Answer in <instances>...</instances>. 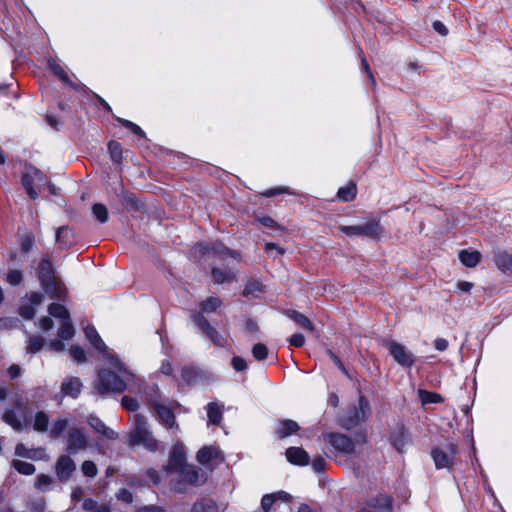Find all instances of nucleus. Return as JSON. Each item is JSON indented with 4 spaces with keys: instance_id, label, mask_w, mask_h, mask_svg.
<instances>
[{
    "instance_id": "47",
    "label": "nucleus",
    "mask_w": 512,
    "mask_h": 512,
    "mask_svg": "<svg viewBox=\"0 0 512 512\" xmlns=\"http://www.w3.org/2000/svg\"><path fill=\"white\" fill-rule=\"evenodd\" d=\"M83 509L86 512H110V509L106 505H98L97 502H95L92 499H86L83 503Z\"/></svg>"
},
{
    "instance_id": "17",
    "label": "nucleus",
    "mask_w": 512,
    "mask_h": 512,
    "mask_svg": "<svg viewBox=\"0 0 512 512\" xmlns=\"http://www.w3.org/2000/svg\"><path fill=\"white\" fill-rule=\"evenodd\" d=\"M82 386V382L78 377H69L62 382L61 393L63 396L76 398L80 394Z\"/></svg>"
},
{
    "instance_id": "43",
    "label": "nucleus",
    "mask_w": 512,
    "mask_h": 512,
    "mask_svg": "<svg viewBox=\"0 0 512 512\" xmlns=\"http://www.w3.org/2000/svg\"><path fill=\"white\" fill-rule=\"evenodd\" d=\"M116 120H117V122L122 124L125 128L129 129L136 136H138L140 138H146L145 132L139 125L135 124L134 122H132L130 120L120 118V117H116Z\"/></svg>"
},
{
    "instance_id": "60",
    "label": "nucleus",
    "mask_w": 512,
    "mask_h": 512,
    "mask_svg": "<svg viewBox=\"0 0 512 512\" xmlns=\"http://www.w3.org/2000/svg\"><path fill=\"white\" fill-rule=\"evenodd\" d=\"M145 475L154 485H158L161 481L159 472L154 468H148L145 472Z\"/></svg>"
},
{
    "instance_id": "51",
    "label": "nucleus",
    "mask_w": 512,
    "mask_h": 512,
    "mask_svg": "<svg viewBox=\"0 0 512 512\" xmlns=\"http://www.w3.org/2000/svg\"><path fill=\"white\" fill-rule=\"evenodd\" d=\"M255 221L269 229H275V230L282 229V227L272 217L267 216V215L258 216V217H256Z\"/></svg>"
},
{
    "instance_id": "57",
    "label": "nucleus",
    "mask_w": 512,
    "mask_h": 512,
    "mask_svg": "<svg viewBox=\"0 0 512 512\" xmlns=\"http://www.w3.org/2000/svg\"><path fill=\"white\" fill-rule=\"evenodd\" d=\"M52 483V478L46 474H40L37 476L35 481V487L37 489H44Z\"/></svg>"
},
{
    "instance_id": "1",
    "label": "nucleus",
    "mask_w": 512,
    "mask_h": 512,
    "mask_svg": "<svg viewBox=\"0 0 512 512\" xmlns=\"http://www.w3.org/2000/svg\"><path fill=\"white\" fill-rule=\"evenodd\" d=\"M132 421V428L127 434L128 446H143L147 451L152 453L164 451L163 445L151 431L148 418L145 415L136 413L133 415Z\"/></svg>"
},
{
    "instance_id": "42",
    "label": "nucleus",
    "mask_w": 512,
    "mask_h": 512,
    "mask_svg": "<svg viewBox=\"0 0 512 512\" xmlns=\"http://www.w3.org/2000/svg\"><path fill=\"white\" fill-rule=\"evenodd\" d=\"M220 305V298L212 296L201 302V311L209 314L215 312Z\"/></svg>"
},
{
    "instance_id": "56",
    "label": "nucleus",
    "mask_w": 512,
    "mask_h": 512,
    "mask_svg": "<svg viewBox=\"0 0 512 512\" xmlns=\"http://www.w3.org/2000/svg\"><path fill=\"white\" fill-rule=\"evenodd\" d=\"M252 353L257 360H263L268 355V349L264 344L258 343L253 346Z\"/></svg>"
},
{
    "instance_id": "49",
    "label": "nucleus",
    "mask_w": 512,
    "mask_h": 512,
    "mask_svg": "<svg viewBox=\"0 0 512 512\" xmlns=\"http://www.w3.org/2000/svg\"><path fill=\"white\" fill-rule=\"evenodd\" d=\"M43 346V338L40 336L30 337L27 344V352L28 353H37L41 350Z\"/></svg>"
},
{
    "instance_id": "14",
    "label": "nucleus",
    "mask_w": 512,
    "mask_h": 512,
    "mask_svg": "<svg viewBox=\"0 0 512 512\" xmlns=\"http://www.w3.org/2000/svg\"><path fill=\"white\" fill-rule=\"evenodd\" d=\"M199 247L201 248V252L203 254L210 251V249L208 247H206L202 244H199ZM211 252L216 258H218L220 260L225 259L226 256H230L231 258L235 259L237 262H239L241 260V254L238 251L231 250L221 243L213 244V246L211 247Z\"/></svg>"
},
{
    "instance_id": "36",
    "label": "nucleus",
    "mask_w": 512,
    "mask_h": 512,
    "mask_svg": "<svg viewBox=\"0 0 512 512\" xmlns=\"http://www.w3.org/2000/svg\"><path fill=\"white\" fill-rule=\"evenodd\" d=\"M191 512H219V510L213 500L202 499L193 504Z\"/></svg>"
},
{
    "instance_id": "26",
    "label": "nucleus",
    "mask_w": 512,
    "mask_h": 512,
    "mask_svg": "<svg viewBox=\"0 0 512 512\" xmlns=\"http://www.w3.org/2000/svg\"><path fill=\"white\" fill-rule=\"evenodd\" d=\"M299 429L300 427L295 421L286 419L279 422L276 434L282 439L296 433Z\"/></svg>"
},
{
    "instance_id": "7",
    "label": "nucleus",
    "mask_w": 512,
    "mask_h": 512,
    "mask_svg": "<svg viewBox=\"0 0 512 512\" xmlns=\"http://www.w3.org/2000/svg\"><path fill=\"white\" fill-rule=\"evenodd\" d=\"M188 463L186 462V453L182 443H175L168 455L167 464L163 466V471L172 474L186 467Z\"/></svg>"
},
{
    "instance_id": "15",
    "label": "nucleus",
    "mask_w": 512,
    "mask_h": 512,
    "mask_svg": "<svg viewBox=\"0 0 512 512\" xmlns=\"http://www.w3.org/2000/svg\"><path fill=\"white\" fill-rule=\"evenodd\" d=\"M390 352L395 361L402 366L410 367L414 363L413 355L398 343L391 342Z\"/></svg>"
},
{
    "instance_id": "23",
    "label": "nucleus",
    "mask_w": 512,
    "mask_h": 512,
    "mask_svg": "<svg viewBox=\"0 0 512 512\" xmlns=\"http://www.w3.org/2000/svg\"><path fill=\"white\" fill-rule=\"evenodd\" d=\"M265 289L266 286L261 282L256 279H250L245 285L243 296L252 299L260 298V296L265 292Z\"/></svg>"
},
{
    "instance_id": "64",
    "label": "nucleus",
    "mask_w": 512,
    "mask_h": 512,
    "mask_svg": "<svg viewBox=\"0 0 512 512\" xmlns=\"http://www.w3.org/2000/svg\"><path fill=\"white\" fill-rule=\"evenodd\" d=\"M432 26L433 29L441 36H446L448 34V28L441 21H434Z\"/></svg>"
},
{
    "instance_id": "16",
    "label": "nucleus",
    "mask_w": 512,
    "mask_h": 512,
    "mask_svg": "<svg viewBox=\"0 0 512 512\" xmlns=\"http://www.w3.org/2000/svg\"><path fill=\"white\" fill-rule=\"evenodd\" d=\"M211 275L214 283L224 284L233 282L236 279V271L233 268H219L213 267Z\"/></svg>"
},
{
    "instance_id": "38",
    "label": "nucleus",
    "mask_w": 512,
    "mask_h": 512,
    "mask_svg": "<svg viewBox=\"0 0 512 512\" xmlns=\"http://www.w3.org/2000/svg\"><path fill=\"white\" fill-rule=\"evenodd\" d=\"M108 151L110 159L115 164H120L123 160L122 145L114 140L108 142Z\"/></svg>"
},
{
    "instance_id": "63",
    "label": "nucleus",
    "mask_w": 512,
    "mask_h": 512,
    "mask_svg": "<svg viewBox=\"0 0 512 512\" xmlns=\"http://www.w3.org/2000/svg\"><path fill=\"white\" fill-rule=\"evenodd\" d=\"M325 460L322 457H316L312 461V467L316 472H322L325 469Z\"/></svg>"
},
{
    "instance_id": "9",
    "label": "nucleus",
    "mask_w": 512,
    "mask_h": 512,
    "mask_svg": "<svg viewBox=\"0 0 512 512\" xmlns=\"http://www.w3.org/2000/svg\"><path fill=\"white\" fill-rule=\"evenodd\" d=\"M53 274L52 263L47 259H43L39 264V279L41 284L46 291H53L59 296L61 289Z\"/></svg>"
},
{
    "instance_id": "54",
    "label": "nucleus",
    "mask_w": 512,
    "mask_h": 512,
    "mask_svg": "<svg viewBox=\"0 0 512 512\" xmlns=\"http://www.w3.org/2000/svg\"><path fill=\"white\" fill-rule=\"evenodd\" d=\"M35 244V238L32 233H26L21 238V250L29 252Z\"/></svg>"
},
{
    "instance_id": "59",
    "label": "nucleus",
    "mask_w": 512,
    "mask_h": 512,
    "mask_svg": "<svg viewBox=\"0 0 512 512\" xmlns=\"http://www.w3.org/2000/svg\"><path fill=\"white\" fill-rule=\"evenodd\" d=\"M118 500L123 501L125 503H131L133 501V495L130 491L125 488H122L116 494Z\"/></svg>"
},
{
    "instance_id": "18",
    "label": "nucleus",
    "mask_w": 512,
    "mask_h": 512,
    "mask_svg": "<svg viewBox=\"0 0 512 512\" xmlns=\"http://www.w3.org/2000/svg\"><path fill=\"white\" fill-rule=\"evenodd\" d=\"M367 507L380 512H392V499L387 495L379 494L367 501Z\"/></svg>"
},
{
    "instance_id": "40",
    "label": "nucleus",
    "mask_w": 512,
    "mask_h": 512,
    "mask_svg": "<svg viewBox=\"0 0 512 512\" xmlns=\"http://www.w3.org/2000/svg\"><path fill=\"white\" fill-rule=\"evenodd\" d=\"M12 467L22 475H33L36 471L35 466L32 463L14 459L11 462Z\"/></svg>"
},
{
    "instance_id": "20",
    "label": "nucleus",
    "mask_w": 512,
    "mask_h": 512,
    "mask_svg": "<svg viewBox=\"0 0 512 512\" xmlns=\"http://www.w3.org/2000/svg\"><path fill=\"white\" fill-rule=\"evenodd\" d=\"M88 424L94 429L96 433H99L107 439L114 440L117 438V433L111 428L107 427L99 418L90 415L87 418Z\"/></svg>"
},
{
    "instance_id": "33",
    "label": "nucleus",
    "mask_w": 512,
    "mask_h": 512,
    "mask_svg": "<svg viewBox=\"0 0 512 512\" xmlns=\"http://www.w3.org/2000/svg\"><path fill=\"white\" fill-rule=\"evenodd\" d=\"M199 328L218 346L225 344V339L214 329L209 322H199Z\"/></svg>"
},
{
    "instance_id": "37",
    "label": "nucleus",
    "mask_w": 512,
    "mask_h": 512,
    "mask_svg": "<svg viewBox=\"0 0 512 512\" xmlns=\"http://www.w3.org/2000/svg\"><path fill=\"white\" fill-rule=\"evenodd\" d=\"M49 416L44 411H38L34 416L33 428L35 431L44 433L48 431Z\"/></svg>"
},
{
    "instance_id": "55",
    "label": "nucleus",
    "mask_w": 512,
    "mask_h": 512,
    "mask_svg": "<svg viewBox=\"0 0 512 512\" xmlns=\"http://www.w3.org/2000/svg\"><path fill=\"white\" fill-rule=\"evenodd\" d=\"M121 404L126 410L130 412H135L139 408L138 401L135 398L129 396H123L121 399Z\"/></svg>"
},
{
    "instance_id": "39",
    "label": "nucleus",
    "mask_w": 512,
    "mask_h": 512,
    "mask_svg": "<svg viewBox=\"0 0 512 512\" xmlns=\"http://www.w3.org/2000/svg\"><path fill=\"white\" fill-rule=\"evenodd\" d=\"M68 419L66 418H57L53 421L51 429L49 431V435L53 439L59 438L63 431L68 427Z\"/></svg>"
},
{
    "instance_id": "11",
    "label": "nucleus",
    "mask_w": 512,
    "mask_h": 512,
    "mask_svg": "<svg viewBox=\"0 0 512 512\" xmlns=\"http://www.w3.org/2000/svg\"><path fill=\"white\" fill-rule=\"evenodd\" d=\"M76 470L73 459L66 454L60 455L55 462V473L60 482H67L71 479Z\"/></svg>"
},
{
    "instance_id": "6",
    "label": "nucleus",
    "mask_w": 512,
    "mask_h": 512,
    "mask_svg": "<svg viewBox=\"0 0 512 512\" xmlns=\"http://www.w3.org/2000/svg\"><path fill=\"white\" fill-rule=\"evenodd\" d=\"M370 415V406L368 400L364 396H360L358 405L341 420L343 428L349 430L357 426L360 422L365 421Z\"/></svg>"
},
{
    "instance_id": "5",
    "label": "nucleus",
    "mask_w": 512,
    "mask_h": 512,
    "mask_svg": "<svg viewBox=\"0 0 512 512\" xmlns=\"http://www.w3.org/2000/svg\"><path fill=\"white\" fill-rule=\"evenodd\" d=\"M340 231L348 237L368 236L376 239L382 233L379 221L371 220L359 225L340 226Z\"/></svg>"
},
{
    "instance_id": "2",
    "label": "nucleus",
    "mask_w": 512,
    "mask_h": 512,
    "mask_svg": "<svg viewBox=\"0 0 512 512\" xmlns=\"http://www.w3.org/2000/svg\"><path fill=\"white\" fill-rule=\"evenodd\" d=\"M124 373L127 374L125 379L109 369L100 370L94 385L96 393L99 395H105L107 393L123 392L126 389V382L133 377V375L126 371H124Z\"/></svg>"
},
{
    "instance_id": "4",
    "label": "nucleus",
    "mask_w": 512,
    "mask_h": 512,
    "mask_svg": "<svg viewBox=\"0 0 512 512\" xmlns=\"http://www.w3.org/2000/svg\"><path fill=\"white\" fill-rule=\"evenodd\" d=\"M21 183L31 199H37L41 187L47 183V178L41 170L35 166H26L22 173Z\"/></svg>"
},
{
    "instance_id": "34",
    "label": "nucleus",
    "mask_w": 512,
    "mask_h": 512,
    "mask_svg": "<svg viewBox=\"0 0 512 512\" xmlns=\"http://www.w3.org/2000/svg\"><path fill=\"white\" fill-rule=\"evenodd\" d=\"M50 317L57 320H70L68 309L60 303H52L48 307Z\"/></svg>"
},
{
    "instance_id": "32",
    "label": "nucleus",
    "mask_w": 512,
    "mask_h": 512,
    "mask_svg": "<svg viewBox=\"0 0 512 512\" xmlns=\"http://www.w3.org/2000/svg\"><path fill=\"white\" fill-rule=\"evenodd\" d=\"M208 422L213 425H219L222 420V406L216 402H211L207 406Z\"/></svg>"
},
{
    "instance_id": "10",
    "label": "nucleus",
    "mask_w": 512,
    "mask_h": 512,
    "mask_svg": "<svg viewBox=\"0 0 512 512\" xmlns=\"http://www.w3.org/2000/svg\"><path fill=\"white\" fill-rule=\"evenodd\" d=\"M152 413L155 415L158 422L166 429H178L179 426L176 422V417L173 410L160 404L156 401L151 403Z\"/></svg>"
},
{
    "instance_id": "58",
    "label": "nucleus",
    "mask_w": 512,
    "mask_h": 512,
    "mask_svg": "<svg viewBox=\"0 0 512 512\" xmlns=\"http://www.w3.org/2000/svg\"><path fill=\"white\" fill-rule=\"evenodd\" d=\"M275 500H276V495H272V494L265 495L262 498L261 507L264 510V512H269V510L272 507Z\"/></svg>"
},
{
    "instance_id": "50",
    "label": "nucleus",
    "mask_w": 512,
    "mask_h": 512,
    "mask_svg": "<svg viewBox=\"0 0 512 512\" xmlns=\"http://www.w3.org/2000/svg\"><path fill=\"white\" fill-rule=\"evenodd\" d=\"M280 194H290L294 195L295 193L291 192L289 187L287 186H278L274 188L267 189L261 193L262 196L270 198Z\"/></svg>"
},
{
    "instance_id": "3",
    "label": "nucleus",
    "mask_w": 512,
    "mask_h": 512,
    "mask_svg": "<svg viewBox=\"0 0 512 512\" xmlns=\"http://www.w3.org/2000/svg\"><path fill=\"white\" fill-rule=\"evenodd\" d=\"M175 474L176 477L171 480L170 484L172 489L178 493L186 492L188 487H197L206 480L204 472L190 464Z\"/></svg>"
},
{
    "instance_id": "41",
    "label": "nucleus",
    "mask_w": 512,
    "mask_h": 512,
    "mask_svg": "<svg viewBox=\"0 0 512 512\" xmlns=\"http://www.w3.org/2000/svg\"><path fill=\"white\" fill-rule=\"evenodd\" d=\"M418 396L422 402L423 405L429 404V403H440L442 402L443 398L440 394L429 392L423 389L418 390Z\"/></svg>"
},
{
    "instance_id": "62",
    "label": "nucleus",
    "mask_w": 512,
    "mask_h": 512,
    "mask_svg": "<svg viewBox=\"0 0 512 512\" xmlns=\"http://www.w3.org/2000/svg\"><path fill=\"white\" fill-rule=\"evenodd\" d=\"M304 342H305L304 336L300 333H296V334L292 335L289 339V343L295 347L303 346Z\"/></svg>"
},
{
    "instance_id": "52",
    "label": "nucleus",
    "mask_w": 512,
    "mask_h": 512,
    "mask_svg": "<svg viewBox=\"0 0 512 512\" xmlns=\"http://www.w3.org/2000/svg\"><path fill=\"white\" fill-rule=\"evenodd\" d=\"M6 281L12 286H18L23 281V273L20 270H10L6 274Z\"/></svg>"
},
{
    "instance_id": "53",
    "label": "nucleus",
    "mask_w": 512,
    "mask_h": 512,
    "mask_svg": "<svg viewBox=\"0 0 512 512\" xmlns=\"http://www.w3.org/2000/svg\"><path fill=\"white\" fill-rule=\"evenodd\" d=\"M81 470L85 476L90 478H94L98 473L95 463L90 460H86L82 463Z\"/></svg>"
},
{
    "instance_id": "45",
    "label": "nucleus",
    "mask_w": 512,
    "mask_h": 512,
    "mask_svg": "<svg viewBox=\"0 0 512 512\" xmlns=\"http://www.w3.org/2000/svg\"><path fill=\"white\" fill-rule=\"evenodd\" d=\"M2 419L16 431H21L23 428L22 422L17 418L16 414L12 410L6 411L3 414Z\"/></svg>"
},
{
    "instance_id": "29",
    "label": "nucleus",
    "mask_w": 512,
    "mask_h": 512,
    "mask_svg": "<svg viewBox=\"0 0 512 512\" xmlns=\"http://www.w3.org/2000/svg\"><path fill=\"white\" fill-rule=\"evenodd\" d=\"M495 264L497 268L502 271L504 274L510 275L512 274V256L505 253L500 252L495 256Z\"/></svg>"
},
{
    "instance_id": "31",
    "label": "nucleus",
    "mask_w": 512,
    "mask_h": 512,
    "mask_svg": "<svg viewBox=\"0 0 512 512\" xmlns=\"http://www.w3.org/2000/svg\"><path fill=\"white\" fill-rule=\"evenodd\" d=\"M432 457L437 468H447L450 467L452 464L451 455L442 449H434L432 451Z\"/></svg>"
},
{
    "instance_id": "28",
    "label": "nucleus",
    "mask_w": 512,
    "mask_h": 512,
    "mask_svg": "<svg viewBox=\"0 0 512 512\" xmlns=\"http://www.w3.org/2000/svg\"><path fill=\"white\" fill-rule=\"evenodd\" d=\"M357 185L355 182L350 181L347 185L340 187L337 192V197L343 202H351L356 198Z\"/></svg>"
},
{
    "instance_id": "19",
    "label": "nucleus",
    "mask_w": 512,
    "mask_h": 512,
    "mask_svg": "<svg viewBox=\"0 0 512 512\" xmlns=\"http://www.w3.org/2000/svg\"><path fill=\"white\" fill-rule=\"evenodd\" d=\"M409 442V435L407 429L399 425L391 434V443L399 452H403L405 446Z\"/></svg>"
},
{
    "instance_id": "24",
    "label": "nucleus",
    "mask_w": 512,
    "mask_h": 512,
    "mask_svg": "<svg viewBox=\"0 0 512 512\" xmlns=\"http://www.w3.org/2000/svg\"><path fill=\"white\" fill-rule=\"evenodd\" d=\"M220 457V451L213 446H205L197 453V461L203 465L209 464Z\"/></svg>"
},
{
    "instance_id": "13",
    "label": "nucleus",
    "mask_w": 512,
    "mask_h": 512,
    "mask_svg": "<svg viewBox=\"0 0 512 512\" xmlns=\"http://www.w3.org/2000/svg\"><path fill=\"white\" fill-rule=\"evenodd\" d=\"M88 447V440L84 432L76 427L71 428L67 435L66 450L69 453L76 454Z\"/></svg>"
},
{
    "instance_id": "27",
    "label": "nucleus",
    "mask_w": 512,
    "mask_h": 512,
    "mask_svg": "<svg viewBox=\"0 0 512 512\" xmlns=\"http://www.w3.org/2000/svg\"><path fill=\"white\" fill-rule=\"evenodd\" d=\"M84 331H85V335H86L87 339L89 340V342L93 345V347L95 349H97L100 352L106 351L107 347H106L105 343L102 341L98 332L95 330V328L92 325L88 324L85 327Z\"/></svg>"
},
{
    "instance_id": "46",
    "label": "nucleus",
    "mask_w": 512,
    "mask_h": 512,
    "mask_svg": "<svg viewBox=\"0 0 512 512\" xmlns=\"http://www.w3.org/2000/svg\"><path fill=\"white\" fill-rule=\"evenodd\" d=\"M75 334V329L70 322H62L58 328V337L61 340H70Z\"/></svg>"
},
{
    "instance_id": "25",
    "label": "nucleus",
    "mask_w": 512,
    "mask_h": 512,
    "mask_svg": "<svg viewBox=\"0 0 512 512\" xmlns=\"http://www.w3.org/2000/svg\"><path fill=\"white\" fill-rule=\"evenodd\" d=\"M49 69L63 82L69 84L76 89L75 85L69 79L67 72L64 70L58 59L49 58L47 61Z\"/></svg>"
},
{
    "instance_id": "22",
    "label": "nucleus",
    "mask_w": 512,
    "mask_h": 512,
    "mask_svg": "<svg viewBox=\"0 0 512 512\" xmlns=\"http://www.w3.org/2000/svg\"><path fill=\"white\" fill-rule=\"evenodd\" d=\"M288 461L296 465H307L309 463L308 453L299 447H290L286 450Z\"/></svg>"
},
{
    "instance_id": "48",
    "label": "nucleus",
    "mask_w": 512,
    "mask_h": 512,
    "mask_svg": "<svg viewBox=\"0 0 512 512\" xmlns=\"http://www.w3.org/2000/svg\"><path fill=\"white\" fill-rule=\"evenodd\" d=\"M69 353L74 361L77 363H85L87 361L85 351L78 345H73L69 349Z\"/></svg>"
},
{
    "instance_id": "30",
    "label": "nucleus",
    "mask_w": 512,
    "mask_h": 512,
    "mask_svg": "<svg viewBox=\"0 0 512 512\" xmlns=\"http://www.w3.org/2000/svg\"><path fill=\"white\" fill-rule=\"evenodd\" d=\"M480 259L481 255L477 251L461 250L459 252V260L466 267H475L480 262Z\"/></svg>"
},
{
    "instance_id": "61",
    "label": "nucleus",
    "mask_w": 512,
    "mask_h": 512,
    "mask_svg": "<svg viewBox=\"0 0 512 512\" xmlns=\"http://www.w3.org/2000/svg\"><path fill=\"white\" fill-rule=\"evenodd\" d=\"M232 366L236 371H243L246 369L247 364L243 358L236 356L232 359Z\"/></svg>"
},
{
    "instance_id": "8",
    "label": "nucleus",
    "mask_w": 512,
    "mask_h": 512,
    "mask_svg": "<svg viewBox=\"0 0 512 512\" xmlns=\"http://www.w3.org/2000/svg\"><path fill=\"white\" fill-rule=\"evenodd\" d=\"M43 300V294L40 292H31L21 298L19 303V314L25 320H33L36 309Z\"/></svg>"
},
{
    "instance_id": "44",
    "label": "nucleus",
    "mask_w": 512,
    "mask_h": 512,
    "mask_svg": "<svg viewBox=\"0 0 512 512\" xmlns=\"http://www.w3.org/2000/svg\"><path fill=\"white\" fill-rule=\"evenodd\" d=\"M92 213L101 224H104L108 221L109 214L105 205L101 203L93 204Z\"/></svg>"
},
{
    "instance_id": "35",
    "label": "nucleus",
    "mask_w": 512,
    "mask_h": 512,
    "mask_svg": "<svg viewBox=\"0 0 512 512\" xmlns=\"http://www.w3.org/2000/svg\"><path fill=\"white\" fill-rule=\"evenodd\" d=\"M201 377L202 372L194 367H184L181 370V378L187 385L197 383Z\"/></svg>"
},
{
    "instance_id": "21",
    "label": "nucleus",
    "mask_w": 512,
    "mask_h": 512,
    "mask_svg": "<svg viewBox=\"0 0 512 512\" xmlns=\"http://www.w3.org/2000/svg\"><path fill=\"white\" fill-rule=\"evenodd\" d=\"M56 242L63 248H69L75 243L73 230L68 226L59 227L56 231Z\"/></svg>"
},
{
    "instance_id": "12",
    "label": "nucleus",
    "mask_w": 512,
    "mask_h": 512,
    "mask_svg": "<svg viewBox=\"0 0 512 512\" xmlns=\"http://www.w3.org/2000/svg\"><path fill=\"white\" fill-rule=\"evenodd\" d=\"M332 447L342 453L352 454L355 452L353 441L346 435L341 433H327L323 436Z\"/></svg>"
}]
</instances>
